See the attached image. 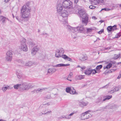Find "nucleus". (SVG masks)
Masks as SVG:
<instances>
[{"label":"nucleus","mask_w":121,"mask_h":121,"mask_svg":"<svg viewBox=\"0 0 121 121\" xmlns=\"http://www.w3.org/2000/svg\"><path fill=\"white\" fill-rule=\"evenodd\" d=\"M31 8H27L25 5H24L22 7L21 10V14L22 17L23 18L26 19L28 20L30 16V12Z\"/></svg>","instance_id":"nucleus-1"},{"label":"nucleus","mask_w":121,"mask_h":121,"mask_svg":"<svg viewBox=\"0 0 121 121\" xmlns=\"http://www.w3.org/2000/svg\"><path fill=\"white\" fill-rule=\"evenodd\" d=\"M64 52V49L60 48L57 49L55 52V56L56 57L59 58L61 57L64 59L68 60H72V59L65 55H63Z\"/></svg>","instance_id":"nucleus-2"},{"label":"nucleus","mask_w":121,"mask_h":121,"mask_svg":"<svg viewBox=\"0 0 121 121\" xmlns=\"http://www.w3.org/2000/svg\"><path fill=\"white\" fill-rule=\"evenodd\" d=\"M77 11L79 15V16L82 18V22L86 25L88 21V15L85 13L84 10L82 9L78 8Z\"/></svg>","instance_id":"nucleus-3"},{"label":"nucleus","mask_w":121,"mask_h":121,"mask_svg":"<svg viewBox=\"0 0 121 121\" xmlns=\"http://www.w3.org/2000/svg\"><path fill=\"white\" fill-rule=\"evenodd\" d=\"M58 15V18L60 20L63 22H66L67 17L68 16V14L66 10H64Z\"/></svg>","instance_id":"nucleus-4"},{"label":"nucleus","mask_w":121,"mask_h":121,"mask_svg":"<svg viewBox=\"0 0 121 121\" xmlns=\"http://www.w3.org/2000/svg\"><path fill=\"white\" fill-rule=\"evenodd\" d=\"M68 28L73 32L72 34V36L74 34V32H76L78 31L80 33H83L85 30L84 28L82 26H78L76 28H73L70 26H68Z\"/></svg>","instance_id":"nucleus-5"},{"label":"nucleus","mask_w":121,"mask_h":121,"mask_svg":"<svg viewBox=\"0 0 121 121\" xmlns=\"http://www.w3.org/2000/svg\"><path fill=\"white\" fill-rule=\"evenodd\" d=\"M34 86V85H33L31 84H28L24 82L21 84L20 89L22 91L27 90L30 88H32Z\"/></svg>","instance_id":"nucleus-6"},{"label":"nucleus","mask_w":121,"mask_h":121,"mask_svg":"<svg viewBox=\"0 0 121 121\" xmlns=\"http://www.w3.org/2000/svg\"><path fill=\"white\" fill-rule=\"evenodd\" d=\"M26 42V39L23 38L21 39L20 41L21 45V49L23 51L25 52H26L28 50Z\"/></svg>","instance_id":"nucleus-7"},{"label":"nucleus","mask_w":121,"mask_h":121,"mask_svg":"<svg viewBox=\"0 0 121 121\" xmlns=\"http://www.w3.org/2000/svg\"><path fill=\"white\" fill-rule=\"evenodd\" d=\"M21 64L20 65L23 66H31L36 64L34 61H19Z\"/></svg>","instance_id":"nucleus-8"},{"label":"nucleus","mask_w":121,"mask_h":121,"mask_svg":"<svg viewBox=\"0 0 121 121\" xmlns=\"http://www.w3.org/2000/svg\"><path fill=\"white\" fill-rule=\"evenodd\" d=\"M90 110L86 111L84 113H82L81 116V118L82 120H85L89 118L92 116V115L88 112H90Z\"/></svg>","instance_id":"nucleus-9"},{"label":"nucleus","mask_w":121,"mask_h":121,"mask_svg":"<svg viewBox=\"0 0 121 121\" xmlns=\"http://www.w3.org/2000/svg\"><path fill=\"white\" fill-rule=\"evenodd\" d=\"M72 3L69 0H66L63 1L62 5L64 8H70L71 7Z\"/></svg>","instance_id":"nucleus-10"},{"label":"nucleus","mask_w":121,"mask_h":121,"mask_svg":"<svg viewBox=\"0 0 121 121\" xmlns=\"http://www.w3.org/2000/svg\"><path fill=\"white\" fill-rule=\"evenodd\" d=\"M12 53L11 51H8L7 52L6 58L7 60H11L12 58Z\"/></svg>","instance_id":"nucleus-11"},{"label":"nucleus","mask_w":121,"mask_h":121,"mask_svg":"<svg viewBox=\"0 0 121 121\" xmlns=\"http://www.w3.org/2000/svg\"><path fill=\"white\" fill-rule=\"evenodd\" d=\"M62 5L60 3H58L56 5V9L58 14L60 13L63 10Z\"/></svg>","instance_id":"nucleus-12"},{"label":"nucleus","mask_w":121,"mask_h":121,"mask_svg":"<svg viewBox=\"0 0 121 121\" xmlns=\"http://www.w3.org/2000/svg\"><path fill=\"white\" fill-rule=\"evenodd\" d=\"M116 25H115L113 26H110L107 28V30L108 32H113L115 30H116L117 28Z\"/></svg>","instance_id":"nucleus-13"},{"label":"nucleus","mask_w":121,"mask_h":121,"mask_svg":"<svg viewBox=\"0 0 121 121\" xmlns=\"http://www.w3.org/2000/svg\"><path fill=\"white\" fill-rule=\"evenodd\" d=\"M39 48L37 46L34 47L32 49L31 52V54L34 56L36 55L37 52L39 50Z\"/></svg>","instance_id":"nucleus-14"},{"label":"nucleus","mask_w":121,"mask_h":121,"mask_svg":"<svg viewBox=\"0 0 121 121\" xmlns=\"http://www.w3.org/2000/svg\"><path fill=\"white\" fill-rule=\"evenodd\" d=\"M78 8L77 6L72 8L69 9V11L71 13H78Z\"/></svg>","instance_id":"nucleus-15"},{"label":"nucleus","mask_w":121,"mask_h":121,"mask_svg":"<svg viewBox=\"0 0 121 121\" xmlns=\"http://www.w3.org/2000/svg\"><path fill=\"white\" fill-rule=\"evenodd\" d=\"M16 73L17 77L18 78L20 79L22 77L23 74L22 71L20 70H17Z\"/></svg>","instance_id":"nucleus-16"},{"label":"nucleus","mask_w":121,"mask_h":121,"mask_svg":"<svg viewBox=\"0 0 121 121\" xmlns=\"http://www.w3.org/2000/svg\"><path fill=\"white\" fill-rule=\"evenodd\" d=\"M70 65L69 64H60L56 65L55 66L56 67H60L67 66H69Z\"/></svg>","instance_id":"nucleus-17"},{"label":"nucleus","mask_w":121,"mask_h":121,"mask_svg":"<svg viewBox=\"0 0 121 121\" xmlns=\"http://www.w3.org/2000/svg\"><path fill=\"white\" fill-rule=\"evenodd\" d=\"M80 59L81 60H87V57L86 55H81V56H80Z\"/></svg>","instance_id":"nucleus-18"},{"label":"nucleus","mask_w":121,"mask_h":121,"mask_svg":"<svg viewBox=\"0 0 121 121\" xmlns=\"http://www.w3.org/2000/svg\"><path fill=\"white\" fill-rule=\"evenodd\" d=\"M56 71V69L55 68H49L48 69V73H52Z\"/></svg>","instance_id":"nucleus-19"},{"label":"nucleus","mask_w":121,"mask_h":121,"mask_svg":"<svg viewBox=\"0 0 121 121\" xmlns=\"http://www.w3.org/2000/svg\"><path fill=\"white\" fill-rule=\"evenodd\" d=\"M112 97V95H107L104 97V99L103 100V101H104L106 100H108L111 99Z\"/></svg>","instance_id":"nucleus-20"},{"label":"nucleus","mask_w":121,"mask_h":121,"mask_svg":"<svg viewBox=\"0 0 121 121\" xmlns=\"http://www.w3.org/2000/svg\"><path fill=\"white\" fill-rule=\"evenodd\" d=\"M84 77V76L82 75H77L75 77V79L76 80H81L83 79Z\"/></svg>","instance_id":"nucleus-21"},{"label":"nucleus","mask_w":121,"mask_h":121,"mask_svg":"<svg viewBox=\"0 0 121 121\" xmlns=\"http://www.w3.org/2000/svg\"><path fill=\"white\" fill-rule=\"evenodd\" d=\"M47 89V88H42V89L38 88L35 91L36 93H38L39 92H42V91L45 90Z\"/></svg>","instance_id":"nucleus-22"},{"label":"nucleus","mask_w":121,"mask_h":121,"mask_svg":"<svg viewBox=\"0 0 121 121\" xmlns=\"http://www.w3.org/2000/svg\"><path fill=\"white\" fill-rule=\"evenodd\" d=\"M91 69H90L88 70H86L84 72V73L86 74L89 75L91 73Z\"/></svg>","instance_id":"nucleus-23"},{"label":"nucleus","mask_w":121,"mask_h":121,"mask_svg":"<svg viewBox=\"0 0 121 121\" xmlns=\"http://www.w3.org/2000/svg\"><path fill=\"white\" fill-rule=\"evenodd\" d=\"M70 94H78V93L76 92L75 90L73 89V88H72L71 90H70Z\"/></svg>","instance_id":"nucleus-24"},{"label":"nucleus","mask_w":121,"mask_h":121,"mask_svg":"<svg viewBox=\"0 0 121 121\" xmlns=\"http://www.w3.org/2000/svg\"><path fill=\"white\" fill-rule=\"evenodd\" d=\"M103 2V0H94V1L93 2L95 3V4H98L100 3H102Z\"/></svg>","instance_id":"nucleus-25"},{"label":"nucleus","mask_w":121,"mask_h":121,"mask_svg":"<svg viewBox=\"0 0 121 121\" xmlns=\"http://www.w3.org/2000/svg\"><path fill=\"white\" fill-rule=\"evenodd\" d=\"M21 86V84H17L16 85H14V87L15 89L17 90L19 88L20 89V87Z\"/></svg>","instance_id":"nucleus-26"},{"label":"nucleus","mask_w":121,"mask_h":121,"mask_svg":"<svg viewBox=\"0 0 121 121\" xmlns=\"http://www.w3.org/2000/svg\"><path fill=\"white\" fill-rule=\"evenodd\" d=\"M112 64L111 63H108L105 67H104V69H109L112 66Z\"/></svg>","instance_id":"nucleus-27"},{"label":"nucleus","mask_w":121,"mask_h":121,"mask_svg":"<svg viewBox=\"0 0 121 121\" xmlns=\"http://www.w3.org/2000/svg\"><path fill=\"white\" fill-rule=\"evenodd\" d=\"M0 18L1 19V21L3 23H4L5 22V21L6 19H7L8 20V18H6L3 16H1Z\"/></svg>","instance_id":"nucleus-28"},{"label":"nucleus","mask_w":121,"mask_h":121,"mask_svg":"<svg viewBox=\"0 0 121 121\" xmlns=\"http://www.w3.org/2000/svg\"><path fill=\"white\" fill-rule=\"evenodd\" d=\"M120 56V54H115L113 58L114 60H116L117 59H118L119 58Z\"/></svg>","instance_id":"nucleus-29"},{"label":"nucleus","mask_w":121,"mask_h":121,"mask_svg":"<svg viewBox=\"0 0 121 121\" xmlns=\"http://www.w3.org/2000/svg\"><path fill=\"white\" fill-rule=\"evenodd\" d=\"M104 101H103V100H102V98L101 97H100L97 99L96 102L97 103L100 102H103Z\"/></svg>","instance_id":"nucleus-30"},{"label":"nucleus","mask_w":121,"mask_h":121,"mask_svg":"<svg viewBox=\"0 0 121 121\" xmlns=\"http://www.w3.org/2000/svg\"><path fill=\"white\" fill-rule=\"evenodd\" d=\"M71 88L70 87H68L66 88V91L68 93H70V90H71Z\"/></svg>","instance_id":"nucleus-31"},{"label":"nucleus","mask_w":121,"mask_h":121,"mask_svg":"<svg viewBox=\"0 0 121 121\" xmlns=\"http://www.w3.org/2000/svg\"><path fill=\"white\" fill-rule=\"evenodd\" d=\"M121 36V32L119 33H117L116 35L115 38H118L120 37Z\"/></svg>","instance_id":"nucleus-32"},{"label":"nucleus","mask_w":121,"mask_h":121,"mask_svg":"<svg viewBox=\"0 0 121 121\" xmlns=\"http://www.w3.org/2000/svg\"><path fill=\"white\" fill-rule=\"evenodd\" d=\"M102 67V66L101 65H98L96 67V69H101Z\"/></svg>","instance_id":"nucleus-33"},{"label":"nucleus","mask_w":121,"mask_h":121,"mask_svg":"<svg viewBox=\"0 0 121 121\" xmlns=\"http://www.w3.org/2000/svg\"><path fill=\"white\" fill-rule=\"evenodd\" d=\"M51 112H52V111H50L49 112H46V113H45V112H44V113H40L39 114V115H41L43 114H48V113H49V112L51 113Z\"/></svg>","instance_id":"nucleus-34"},{"label":"nucleus","mask_w":121,"mask_h":121,"mask_svg":"<svg viewBox=\"0 0 121 121\" xmlns=\"http://www.w3.org/2000/svg\"><path fill=\"white\" fill-rule=\"evenodd\" d=\"M35 45V44L33 42H30L29 43V45L30 46L33 47Z\"/></svg>","instance_id":"nucleus-35"},{"label":"nucleus","mask_w":121,"mask_h":121,"mask_svg":"<svg viewBox=\"0 0 121 121\" xmlns=\"http://www.w3.org/2000/svg\"><path fill=\"white\" fill-rule=\"evenodd\" d=\"M51 97L50 95H46L44 97L45 99H50Z\"/></svg>","instance_id":"nucleus-36"},{"label":"nucleus","mask_w":121,"mask_h":121,"mask_svg":"<svg viewBox=\"0 0 121 121\" xmlns=\"http://www.w3.org/2000/svg\"><path fill=\"white\" fill-rule=\"evenodd\" d=\"M7 89H8L7 86L5 87H3L2 88V90L4 92H5Z\"/></svg>","instance_id":"nucleus-37"},{"label":"nucleus","mask_w":121,"mask_h":121,"mask_svg":"<svg viewBox=\"0 0 121 121\" xmlns=\"http://www.w3.org/2000/svg\"><path fill=\"white\" fill-rule=\"evenodd\" d=\"M91 73L92 74H95L97 73L95 69H91Z\"/></svg>","instance_id":"nucleus-38"},{"label":"nucleus","mask_w":121,"mask_h":121,"mask_svg":"<svg viewBox=\"0 0 121 121\" xmlns=\"http://www.w3.org/2000/svg\"><path fill=\"white\" fill-rule=\"evenodd\" d=\"M16 19L19 22H21L22 20H21L20 18L18 16H17L16 17Z\"/></svg>","instance_id":"nucleus-39"},{"label":"nucleus","mask_w":121,"mask_h":121,"mask_svg":"<svg viewBox=\"0 0 121 121\" xmlns=\"http://www.w3.org/2000/svg\"><path fill=\"white\" fill-rule=\"evenodd\" d=\"M92 29L91 28H87V32H90L92 31Z\"/></svg>","instance_id":"nucleus-40"},{"label":"nucleus","mask_w":121,"mask_h":121,"mask_svg":"<svg viewBox=\"0 0 121 121\" xmlns=\"http://www.w3.org/2000/svg\"><path fill=\"white\" fill-rule=\"evenodd\" d=\"M81 104L84 106H86L88 104L87 103H86L84 102H81Z\"/></svg>","instance_id":"nucleus-41"},{"label":"nucleus","mask_w":121,"mask_h":121,"mask_svg":"<svg viewBox=\"0 0 121 121\" xmlns=\"http://www.w3.org/2000/svg\"><path fill=\"white\" fill-rule=\"evenodd\" d=\"M116 105L114 104H113L112 105L111 107H110V108L111 109H113L115 108L116 107Z\"/></svg>","instance_id":"nucleus-42"},{"label":"nucleus","mask_w":121,"mask_h":121,"mask_svg":"<svg viewBox=\"0 0 121 121\" xmlns=\"http://www.w3.org/2000/svg\"><path fill=\"white\" fill-rule=\"evenodd\" d=\"M89 7L90 9H95V6L91 5L89 6Z\"/></svg>","instance_id":"nucleus-43"},{"label":"nucleus","mask_w":121,"mask_h":121,"mask_svg":"<svg viewBox=\"0 0 121 121\" xmlns=\"http://www.w3.org/2000/svg\"><path fill=\"white\" fill-rule=\"evenodd\" d=\"M73 74L72 72H70L68 76V78H70L73 76Z\"/></svg>","instance_id":"nucleus-44"},{"label":"nucleus","mask_w":121,"mask_h":121,"mask_svg":"<svg viewBox=\"0 0 121 121\" xmlns=\"http://www.w3.org/2000/svg\"><path fill=\"white\" fill-rule=\"evenodd\" d=\"M119 90L118 88L117 87H116L113 89V91H118Z\"/></svg>","instance_id":"nucleus-45"},{"label":"nucleus","mask_w":121,"mask_h":121,"mask_svg":"<svg viewBox=\"0 0 121 121\" xmlns=\"http://www.w3.org/2000/svg\"><path fill=\"white\" fill-rule=\"evenodd\" d=\"M104 10L105 11H109L110 10V9H108V8H104L102 9L101 10V11H102V10Z\"/></svg>","instance_id":"nucleus-46"},{"label":"nucleus","mask_w":121,"mask_h":121,"mask_svg":"<svg viewBox=\"0 0 121 121\" xmlns=\"http://www.w3.org/2000/svg\"><path fill=\"white\" fill-rule=\"evenodd\" d=\"M109 83L108 84H107V85H105V86H104V87H102V88H107L109 86Z\"/></svg>","instance_id":"nucleus-47"},{"label":"nucleus","mask_w":121,"mask_h":121,"mask_svg":"<svg viewBox=\"0 0 121 121\" xmlns=\"http://www.w3.org/2000/svg\"><path fill=\"white\" fill-rule=\"evenodd\" d=\"M104 32V29L101 30L100 31L98 32V33L99 34H100L102 33V32Z\"/></svg>","instance_id":"nucleus-48"},{"label":"nucleus","mask_w":121,"mask_h":121,"mask_svg":"<svg viewBox=\"0 0 121 121\" xmlns=\"http://www.w3.org/2000/svg\"><path fill=\"white\" fill-rule=\"evenodd\" d=\"M57 95V93H56L54 94H53V96H52V98H54L56 97V95Z\"/></svg>","instance_id":"nucleus-49"},{"label":"nucleus","mask_w":121,"mask_h":121,"mask_svg":"<svg viewBox=\"0 0 121 121\" xmlns=\"http://www.w3.org/2000/svg\"><path fill=\"white\" fill-rule=\"evenodd\" d=\"M65 117L67 119H69L71 118L69 115H66L65 116Z\"/></svg>","instance_id":"nucleus-50"},{"label":"nucleus","mask_w":121,"mask_h":121,"mask_svg":"<svg viewBox=\"0 0 121 121\" xmlns=\"http://www.w3.org/2000/svg\"><path fill=\"white\" fill-rule=\"evenodd\" d=\"M7 86V88H8V89H11L13 88V87L10 86Z\"/></svg>","instance_id":"nucleus-51"},{"label":"nucleus","mask_w":121,"mask_h":121,"mask_svg":"<svg viewBox=\"0 0 121 121\" xmlns=\"http://www.w3.org/2000/svg\"><path fill=\"white\" fill-rule=\"evenodd\" d=\"M30 2H28L26 4V5L27 6H29L30 5Z\"/></svg>","instance_id":"nucleus-52"},{"label":"nucleus","mask_w":121,"mask_h":121,"mask_svg":"<svg viewBox=\"0 0 121 121\" xmlns=\"http://www.w3.org/2000/svg\"><path fill=\"white\" fill-rule=\"evenodd\" d=\"M85 69V66H83V67H81V71H82L84 69Z\"/></svg>","instance_id":"nucleus-53"},{"label":"nucleus","mask_w":121,"mask_h":121,"mask_svg":"<svg viewBox=\"0 0 121 121\" xmlns=\"http://www.w3.org/2000/svg\"><path fill=\"white\" fill-rule=\"evenodd\" d=\"M79 0H74V2L75 4H77Z\"/></svg>","instance_id":"nucleus-54"},{"label":"nucleus","mask_w":121,"mask_h":121,"mask_svg":"<svg viewBox=\"0 0 121 121\" xmlns=\"http://www.w3.org/2000/svg\"><path fill=\"white\" fill-rule=\"evenodd\" d=\"M121 77V73L118 76L117 78L118 79H119Z\"/></svg>","instance_id":"nucleus-55"},{"label":"nucleus","mask_w":121,"mask_h":121,"mask_svg":"<svg viewBox=\"0 0 121 121\" xmlns=\"http://www.w3.org/2000/svg\"><path fill=\"white\" fill-rule=\"evenodd\" d=\"M74 113H75V112H72V113H71L69 115L70 116V117H71V116H73Z\"/></svg>","instance_id":"nucleus-56"},{"label":"nucleus","mask_w":121,"mask_h":121,"mask_svg":"<svg viewBox=\"0 0 121 121\" xmlns=\"http://www.w3.org/2000/svg\"><path fill=\"white\" fill-rule=\"evenodd\" d=\"M115 91H113V90H111L110 91H109V92L111 93H114Z\"/></svg>","instance_id":"nucleus-57"},{"label":"nucleus","mask_w":121,"mask_h":121,"mask_svg":"<svg viewBox=\"0 0 121 121\" xmlns=\"http://www.w3.org/2000/svg\"><path fill=\"white\" fill-rule=\"evenodd\" d=\"M111 47H109V48H104V49L106 50H109V49H111Z\"/></svg>","instance_id":"nucleus-58"},{"label":"nucleus","mask_w":121,"mask_h":121,"mask_svg":"<svg viewBox=\"0 0 121 121\" xmlns=\"http://www.w3.org/2000/svg\"><path fill=\"white\" fill-rule=\"evenodd\" d=\"M92 18L94 19V20H96L97 19V18L95 17V16H93L92 17Z\"/></svg>","instance_id":"nucleus-59"},{"label":"nucleus","mask_w":121,"mask_h":121,"mask_svg":"<svg viewBox=\"0 0 121 121\" xmlns=\"http://www.w3.org/2000/svg\"><path fill=\"white\" fill-rule=\"evenodd\" d=\"M10 0H5V2H7L8 1H9Z\"/></svg>","instance_id":"nucleus-60"},{"label":"nucleus","mask_w":121,"mask_h":121,"mask_svg":"<svg viewBox=\"0 0 121 121\" xmlns=\"http://www.w3.org/2000/svg\"><path fill=\"white\" fill-rule=\"evenodd\" d=\"M108 106H106V107H104V108H105V109H107V107H108Z\"/></svg>","instance_id":"nucleus-61"},{"label":"nucleus","mask_w":121,"mask_h":121,"mask_svg":"<svg viewBox=\"0 0 121 121\" xmlns=\"http://www.w3.org/2000/svg\"><path fill=\"white\" fill-rule=\"evenodd\" d=\"M0 121H6L2 119H1L0 120Z\"/></svg>","instance_id":"nucleus-62"},{"label":"nucleus","mask_w":121,"mask_h":121,"mask_svg":"<svg viewBox=\"0 0 121 121\" xmlns=\"http://www.w3.org/2000/svg\"><path fill=\"white\" fill-rule=\"evenodd\" d=\"M44 105H47L48 106V105H49V103H47L46 104H45Z\"/></svg>","instance_id":"nucleus-63"},{"label":"nucleus","mask_w":121,"mask_h":121,"mask_svg":"<svg viewBox=\"0 0 121 121\" xmlns=\"http://www.w3.org/2000/svg\"><path fill=\"white\" fill-rule=\"evenodd\" d=\"M43 113H44V112H45V113H46V110H43V111H42Z\"/></svg>","instance_id":"nucleus-64"}]
</instances>
